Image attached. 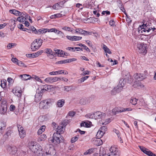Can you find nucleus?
I'll return each mask as SVG.
<instances>
[{"label": "nucleus", "instance_id": "nucleus-1", "mask_svg": "<svg viewBox=\"0 0 156 156\" xmlns=\"http://www.w3.org/2000/svg\"><path fill=\"white\" fill-rule=\"evenodd\" d=\"M123 76L124 79H120L119 82V84L116 87H114L111 91V94L112 95H115L117 93H118L121 91L123 87L124 86V83L123 81L124 80L126 81L127 80H129L131 78V76H129V73L128 72H123Z\"/></svg>", "mask_w": 156, "mask_h": 156}, {"label": "nucleus", "instance_id": "nucleus-2", "mask_svg": "<svg viewBox=\"0 0 156 156\" xmlns=\"http://www.w3.org/2000/svg\"><path fill=\"white\" fill-rule=\"evenodd\" d=\"M29 148L37 156H42L43 154L41 146L36 142H31L29 145Z\"/></svg>", "mask_w": 156, "mask_h": 156}, {"label": "nucleus", "instance_id": "nucleus-3", "mask_svg": "<svg viewBox=\"0 0 156 156\" xmlns=\"http://www.w3.org/2000/svg\"><path fill=\"white\" fill-rule=\"evenodd\" d=\"M53 102V100L51 99L44 100L40 103L39 107L41 109H48L52 105Z\"/></svg>", "mask_w": 156, "mask_h": 156}, {"label": "nucleus", "instance_id": "nucleus-4", "mask_svg": "<svg viewBox=\"0 0 156 156\" xmlns=\"http://www.w3.org/2000/svg\"><path fill=\"white\" fill-rule=\"evenodd\" d=\"M151 23L150 22H147L145 24H143L142 25L140 26L138 28V32L140 33L143 32H149L150 31L151 28Z\"/></svg>", "mask_w": 156, "mask_h": 156}, {"label": "nucleus", "instance_id": "nucleus-5", "mask_svg": "<svg viewBox=\"0 0 156 156\" xmlns=\"http://www.w3.org/2000/svg\"><path fill=\"white\" fill-rule=\"evenodd\" d=\"M42 40L41 39H35L31 44V48L34 51L39 49L42 45Z\"/></svg>", "mask_w": 156, "mask_h": 156}, {"label": "nucleus", "instance_id": "nucleus-6", "mask_svg": "<svg viewBox=\"0 0 156 156\" xmlns=\"http://www.w3.org/2000/svg\"><path fill=\"white\" fill-rule=\"evenodd\" d=\"M109 152L105 154L103 156H119V152L118 149L114 147H112L109 149Z\"/></svg>", "mask_w": 156, "mask_h": 156}, {"label": "nucleus", "instance_id": "nucleus-7", "mask_svg": "<svg viewBox=\"0 0 156 156\" xmlns=\"http://www.w3.org/2000/svg\"><path fill=\"white\" fill-rule=\"evenodd\" d=\"M136 50L140 53L146 54L147 52L146 44L143 43H139L137 45Z\"/></svg>", "mask_w": 156, "mask_h": 156}, {"label": "nucleus", "instance_id": "nucleus-8", "mask_svg": "<svg viewBox=\"0 0 156 156\" xmlns=\"http://www.w3.org/2000/svg\"><path fill=\"white\" fill-rule=\"evenodd\" d=\"M132 110V109L130 108H122L120 109L118 108H115L112 109V112L113 114L114 115H116L117 114H119L126 111H131Z\"/></svg>", "mask_w": 156, "mask_h": 156}, {"label": "nucleus", "instance_id": "nucleus-9", "mask_svg": "<svg viewBox=\"0 0 156 156\" xmlns=\"http://www.w3.org/2000/svg\"><path fill=\"white\" fill-rule=\"evenodd\" d=\"M17 127L19 132V135L20 138H23L26 135V133L25 130L23 129V128L20 125L17 124Z\"/></svg>", "mask_w": 156, "mask_h": 156}, {"label": "nucleus", "instance_id": "nucleus-10", "mask_svg": "<svg viewBox=\"0 0 156 156\" xmlns=\"http://www.w3.org/2000/svg\"><path fill=\"white\" fill-rule=\"evenodd\" d=\"M7 149L9 152L11 154H15L17 151V148L16 146H8Z\"/></svg>", "mask_w": 156, "mask_h": 156}, {"label": "nucleus", "instance_id": "nucleus-11", "mask_svg": "<svg viewBox=\"0 0 156 156\" xmlns=\"http://www.w3.org/2000/svg\"><path fill=\"white\" fill-rule=\"evenodd\" d=\"M43 50L39 51L35 53H33L32 54H27L26 55V56L28 58H34L40 55L43 52Z\"/></svg>", "mask_w": 156, "mask_h": 156}, {"label": "nucleus", "instance_id": "nucleus-12", "mask_svg": "<svg viewBox=\"0 0 156 156\" xmlns=\"http://www.w3.org/2000/svg\"><path fill=\"white\" fill-rule=\"evenodd\" d=\"M60 136L59 134H57V133H54L52 140V142L56 144H59L60 141L59 138Z\"/></svg>", "mask_w": 156, "mask_h": 156}, {"label": "nucleus", "instance_id": "nucleus-13", "mask_svg": "<svg viewBox=\"0 0 156 156\" xmlns=\"http://www.w3.org/2000/svg\"><path fill=\"white\" fill-rule=\"evenodd\" d=\"M104 133L103 131H101L100 129H99L98 131V132L97 133L96 136L98 137V138L99 139L98 140H97V141H99V144L100 145H101L102 144L103 142L100 139V138L102 137L105 134Z\"/></svg>", "mask_w": 156, "mask_h": 156}, {"label": "nucleus", "instance_id": "nucleus-14", "mask_svg": "<svg viewBox=\"0 0 156 156\" xmlns=\"http://www.w3.org/2000/svg\"><path fill=\"white\" fill-rule=\"evenodd\" d=\"M9 12L16 16H22V14L24 15L23 12H21L15 9L10 10Z\"/></svg>", "mask_w": 156, "mask_h": 156}, {"label": "nucleus", "instance_id": "nucleus-15", "mask_svg": "<svg viewBox=\"0 0 156 156\" xmlns=\"http://www.w3.org/2000/svg\"><path fill=\"white\" fill-rule=\"evenodd\" d=\"M84 4L87 8L90 9L92 8L94 4L92 0H87Z\"/></svg>", "mask_w": 156, "mask_h": 156}, {"label": "nucleus", "instance_id": "nucleus-16", "mask_svg": "<svg viewBox=\"0 0 156 156\" xmlns=\"http://www.w3.org/2000/svg\"><path fill=\"white\" fill-rule=\"evenodd\" d=\"M145 78L146 75L144 74H137L135 76V79L139 81Z\"/></svg>", "mask_w": 156, "mask_h": 156}, {"label": "nucleus", "instance_id": "nucleus-17", "mask_svg": "<svg viewBox=\"0 0 156 156\" xmlns=\"http://www.w3.org/2000/svg\"><path fill=\"white\" fill-rule=\"evenodd\" d=\"M104 115V113H102L100 112H97L93 114V116H94V117L95 119L102 118Z\"/></svg>", "mask_w": 156, "mask_h": 156}, {"label": "nucleus", "instance_id": "nucleus-18", "mask_svg": "<svg viewBox=\"0 0 156 156\" xmlns=\"http://www.w3.org/2000/svg\"><path fill=\"white\" fill-rule=\"evenodd\" d=\"M92 124V123L90 122H85L82 121L80 124V126L81 127H90Z\"/></svg>", "mask_w": 156, "mask_h": 156}, {"label": "nucleus", "instance_id": "nucleus-19", "mask_svg": "<svg viewBox=\"0 0 156 156\" xmlns=\"http://www.w3.org/2000/svg\"><path fill=\"white\" fill-rule=\"evenodd\" d=\"M64 73V70H60L56 71H52L49 74L51 75H56Z\"/></svg>", "mask_w": 156, "mask_h": 156}, {"label": "nucleus", "instance_id": "nucleus-20", "mask_svg": "<svg viewBox=\"0 0 156 156\" xmlns=\"http://www.w3.org/2000/svg\"><path fill=\"white\" fill-rule=\"evenodd\" d=\"M7 106L6 105H2L0 109V114L2 115H5L6 113Z\"/></svg>", "mask_w": 156, "mask_h": 156}, {"label": "nucleus", "instance_id": "nucleus-21", "mask_svg": "<svg viewBox=\"0 0 156 156\" xmlns=\"http://www.w3.org/2000/svg\"><path fill=\"white\" fill-rule=\"evenodd\" d=\"M79 34H83L84 35H90L91 34L90 32L83 30L82 29L78 28Z\"/></svg>", "mask_w": 156, "mask_h": 156}, {"label": "nucleus", "instance_id": "nucleus-22", "mask_svg": "<svg viewBox=\"0 0 156 156\" xmlns=\"http://www.w3.org/2000/svg\"><path fill=\"white\" fill-rule=\"evenodd\" d=\"M65 101L64 99H62L58 100L57 102V105L58 107L61 108L64 105Z\"/></svg>", "mask_w": 156, "mask_h": 156}, {"label": "nucleus", "instance_id": "nucleus-23", "mask_svg": "<svg viewBox=\"0 0 156 156\" xmlns=\"http://www.w3.org/2000/svg\"><path fill=\"white\" fill-rule=\"evenodd\" d=\"M35 101L36 102L39 101L42 98V95L37 93L36 94L35 96Z\"/></svg>", "mask_w": 156, "mask_h": 156}, {"label": "nucleus", "instance_id": "nucleus-24", "mask_svg": "<svg viewBox=\"0 0 156 156\" xmlns=\"http://www.w3.org/2000/svg\"><path fill=\"white\" fill-rule=\"evenodd\" d=\"M20 77L21 78L22 80H29L30 78H31L30 76L27 74L20 75Z\"/></svg>", "mask_w": 156, "mask_h": 156}, {"label": "nucleus", "instance_id": "nucleus-25", "mask_svg": "<svg viewBox=\"0 0 156 156\" xmlns=\"http://www.w3.org/2000/svg\"><path fill=\"white\" fill-rule=\"evenodd\" d=\"M55 53L58 54L60 56L64 57V55L67 56V55H66V53L62 51H60V50L58 49L55 50Z\"/></svg>", "mask_w": 156, "mask_h": 156}, {"label": "nucleus", "instance_id": "nucleus-26", "mask_svg": "<svg viewBox=\"0 0 156 156\" xmlns=\"http://www.w3.org/2000/svg\"><path fill=\"white\" fill-rule=\"evenodd\" d=\"M64 127L62 126H58L57 128V132L56 133L59 134L60 135V134L63 133V130Z\"/></svg>", "mask_w": 156, "mask_h": 156}, {"label": "nucleus", "instance_id": "nucleus-27", "mask_svg": "<svg viewBox=\"0 0 156 156\" xmlns=\"http://www.w3.org/2000/svg\"><path fill=\"white\" fill-rule=\"evenodd\" d=\"M46 53L47 54H50L51 55H55V52L53 51L50 48H46L44 50Z\"/></svg>", "mask_w": 156, "mask_h": 156}, {"label": "nucleus", "instance_id": "nucleus-28", "mask_svg": "<svg viewBox=\"0 0 156 156\" xmlns=\"http://www.w3.org/2000/svg\"><path fill=\"white\" fill-rule=\"evenodd\" d=\"M23 14H22V16H20L17 18V20L20 23H24V22L26 20V18L23 16Z\"/></svg>", "mask_w": 156, "mask_h": 156}, {"label": "nucleus", "instance_id": "nucleus-29", "mask_svg": "<svg viewBox=\"0 0 156 156\" xmlns=\"http://www.w3.org/2000/svg\"><path fill=\"white\" fill-rule=\"evenodd\" d=\"M47 138V136L45 134L41 135L39 138H38L37 141L40 142L42 141L45 140Z\"/></svg>", "mask_w": 156, "mask_h": 156}, {"label": "nucleus", "instance_id": "nucleus-30", "mask_svg": "<svg viewBox=\"0 0 156 156\" xmlns=\"http://www.w3.org/2000/svg\"><path fill=\"white\" fill-rule=\"evenodd\" d=\"M47 29H41L38 30H37V32H37V34H43L46 33L47 31Z\"/></svg>", "mask_w": 156, "mask_h": 156}, {"label": "nucleus", "instance_id": "nucleus-31", "mask_svg": "<svg viewBox=\"0 0 156 156\" xmlns=\"http://www.w3.org/2000/svg\"><path fill=\"white\" fill-rule=\"evenodd\" d=\"M89 77V76H86L82 77L78 80L77 82L78 83H80L83 82L85 80H87Z\"/></svg>", "mask_w": 156, "mask_h": 156}, {"label": "nucleus", "instance_id": "nucleus-32", "mask_svg": "<svg viewBox=\"0 0 156 156\" xmlns=\"http://www.w3.org/2000/svg\"><path fill=\"white\" fill-rule=\"evenodd\" d=\"M103 49L105 51L106 53H108L109 54H111L112 53V52L110 51V50L107 47L106 45L104 44L103 45Z\"/></svg>", "mask_w": 156, "mask_h": 156}, {"label": "nucleus", "instance_id": "nucleus-33", "mask_svg": "<svg viewBox=\"0 0 156 156\" xmlns=\"http://www.w3.org/2000/svg\"><path fill=\"white\" fill-rule=\"evenodd\" d=\"M21 92L22 91L21 90H19L17 89L15 90V92H14L13 93L16 96L18 97H20L21 95Z\"/></svg>", "mask_w": 156, "mask_h": 156}, {"label": "nucleus", "instance_id": "nucleus-34", "mask_svg": "<svg viewBox=\"0 0 156 156\" xmlns=\"http://www.w3.org/2000/svg\"><path fill=\"white\" fill-rule=\"evenodd\" d=\"M79 135H78L77 136H75V137H72L71 140V142L72 143H74L75 142H76L79 138Z\"/></svg>", "mask_w": 156, "mask_h": 156}, {"label": "nucleus", "instance_id": "nucleus-35", "mask_svg": "<svg viewBox=\"0 0 156 156\" xmlns=\"http://www.w3.org/2000/svg\"><path fill=\"white\" fill-rule=\"evenodd\" d=\"M138 101V99H137L136 98H132L130 100V103L132 104L133 105H135L137 104V101Z\"/></svg>", "mask_w": 156, "mask_h": 156}, {"label": "nucleus", "instance_id": "nucleus-36", "mask_svg": "<svg viewBox=\"0 0 156 156\" xmlns=\"http://www.w3.org/2000/svg\"><path fill=\"white\" fill-rule=\"evenodd\" d=\"M52 81V83L60 81V78L58 77H52L51 78Z\"/></svg>", "mask_w": 156, "mask_h": 156}, {"label": "nucleus", "instance_id": "nucleus-37", "mask_svg": "<svg viewBox=\"0 0 156 156\" xmlns=\"http://www.w3.org/2000/svg\"><path fill=\"white\" fill-rule=\"evenodd\" d=\"M51 78L52 77H47L44 79V81L47 83H52Z\"/></svg>", "mask_w": 156, "mask_h": 156}, {"label": "nucleus", "instance_id": "nucleus-38", "mask_svg": "<svg viewBox=\"0 0 156 156\" xmlns=\"http://www.w3.org/2000/svg\"><path fill=\"white\" fill-rule=\"evenodd\" d=\"M93 149H89L87 151L85 152L84 153V154L85 155H87L90 154L92 153L93 152Z\"/></svg>", "mask_w": 156, "mask_h": 156}, {"label": "nucleus", "instance_id": "nucleus-39", "mask_svg": "<svg viewBox=\"0 0 156 156\" xmlns=\"http://www.w3.org/2000/svg\"><path fill=\"white\" fill-rule=\"evenodd\" d=\"M1 86L3 88H5L6 86V80L5 81L2 80L1 81Z\"/></svg>", "mask_w": 156, "mask_h": 156}, {"label": "nucleus", "instance_id": "nucleus-40", "mask_svg": "<svg viewBox=\"0 0 156 156\" xmlns=\"http://www.w3.org/2000/svg\"><path fill=\"white\" fill-rule=\"evenodd\" d=\"M43 89H44V90H45V91H48L49 90V89L50 88V86L49 85H44L42 87Z\"/></svg>", "mask_w": 156, "mask_h": 156}, {"label": "nucleus", "instance_id": "nucleus-41", "mask_svg": "<svg viewBox=\"0 0 156 156\" xmlns=\"http://www.w3.org/2000/svg\"><path fill=\"white\" fill-rule=\"evenodd\" d=\"M107 126H102L99 129L105 133V132L107 131Z\"/></svg>", "mask_w": 156, "mask_h": 156}, {"label": "nucleus", "instance_id": "nucleus-42", "mask_svg": "<svg viewBox=\"0 0 156 156\" xmlns=\"http://www.w3.org/2000/svg\"><path fill=\"white\" fill-rule=\"evenodd\" d=\"M64 90L67 92L71 91L72 89L70 86H65L64 87Z\"/></svg>", "mask_w": 156, "mask_h": 156}, {"label": "nucleus", "instance_id": "nucleus-43", "mask_svg": "<svg viewBox=\"0 0 156 156\" xmlns=\"http://www.w3.org/2000/svg\"><path fill=\"white\" fill-rule=\"evenodd\" d=\"M66 38L68 40L71 41H74V36H69L67 35L66 36Z\"/></svg>", "mask_w": 156, "mask_h": 156}, {"label": "nucleus", "instance_id": "nucleus-44", "mask_svg": "<svg viewBox=\"0 0 156 156\" xmlns=\"http://www.w3.org/2000/svg\"><path fill=\"white\" fill-rule=\"evenodd\" d=\"M126 20L127 23L129 24H130L132 22V20L130 18L129 16L126 15Z\"/></svg>", "mask_w": 156, "mask_h": 156}, {"label": "nucleus", "instance_id": "nucleus-45", "mask_svg": "<svg viewBox=\"0 0 156 156\" xmlns=\"http://www.w3.org/2000/svg\"><path fill=\"white\" fill-rule=\"evenodd\" d=\"M17 64L18 65L21 66H25V65L24 63L22 62L21 61H19L17 62Z\"/></svg>", "mask_w": 156, "mask_h": 156}, {"label": "nucleus", "instance_id": "nucleus-46", "mask_svg": "<svg viewBox=\"0 0 156 156\" xmlns=\"http://www.w3.org/2000/svg\"><path fill=\"white\" fill-rule=\"evenodd\" d=\"M111 122V119H106L105 122L102 123L103 125H106Z\"/></svg>", "mask_w": 156, "mask_h": 156}, {"label": "nucleus", "instance_id": "nucleus-47", "mask_svg": "<svg viewBox=\"0 0 156 156\" xmlns=\"http://www.w3.org/2000/svg\"><path fill=\"white\" fill-rule=\"evenodd\" d=\"M59 7V5L58 3H56L53 5L52 8L54 9L57 10L58 9Z\"/></svg>", "mask_w": 156, "mask_h": 156}, {"label": "nucleus", "instance_id": "nucleus-48", "mask_svg": "<svg viewBox=\"0 0 156 156\" xmlns=\"http://www.w3.org/2000/svg\"><path fill=\"white\" fill-rule=\"evenodd\" d=\"M74 41H79L82 39V37L74 36Z\"/></svg>", "mask_w": 156, "mask_h": 156}, {"label": "nucleus", "instance_id": "nucleus-49", "mask_svg": "<svg viewBox=\"0 0 156 156\" xmlns=\"http://www.w3.org/2000/svg\"><path fill=\"white\" fill-rule=\"evenodd\" d=\"M71 29L70 27H68L65 26L63 27L62 29L64 30L69 31Z\"/></svg>", "mask_w": 156, "mask_h": 156}, {"label": "nucleus", "instance_id": "nucleus-50", "mask_svg": "<svg viewBox=\"0 0 156 156\" xmlns=\"http://www.w3.org/2000/svg\"><path fill=\"white\" fill-rule=\"evenodd\" d=\"M113 131L116 134L118 137L119 138L120 136L119 131L116 129H113Z\"/></svg>", "mask_w": 156, "mask_h": 156}, {"label": "nucleus", "instance_id": "nucleus-51", "mask_svg": "<svg viewBox=\"0 0 156 156\" xmlns=\"http://www.w3.org/2000/svg\"><path fill=\"white\" fill-rule=\"evenodd\" d=\"M31 31L32 30L34 32V33L36 34H37V32H37V30L36 28L33 26H32L31 27V30H30Z\"/></svg>", "mask_w": 156, "mask_h": 156}, {"label": "nucleus", "instance_id": "nucleus-52", "mask_svg": "<svg viewBox=\"0 0 156 156\" xmlns=\"http://www.w3.org/2000/svg\"><path fill=\"white\" fill-rule=\"evenodd\" d=\"M93 114H88L85 115V117L88 118H93Z\"/></svg>", "mask_w": 156, "mask_h": 156}, {"label": "nucleus", "instance_id": "nucleus-53", "mask_svg": "<svg viewBox=\"0 0 156 156\" xmlns=\"http://www.w3.org/2000/svg\"><path fill=\"white\" fill-rule=\"evenodd\" d=\"M117 2L119 7H120L123 5L122 2L120 0L118 1Z\"/></svg>", "mask_w": 156, "mask_h": 156}, {"label": "nucleus", "instance_id": "nucleus-54", "mask_svg": "<svg viewBox=\"0 0 156 156\" xmlns=\"http://www.w3.org/2000/svg\"><path fill=\"white\" fill-rule=\"evenodd\" d=\"M115 22L113 20H111L109 22V24L112 26H114L115 25Z\"/></svg>", "mask_w": 156, "mask_h": 156}, {"label": "nucleus", "instance_id": "nucleus-55", "mask_svg": "<svg viewBox=\"0 0 156 156\" xmlns=\"http://www.w3.org/2000/svg\"><path fill=\"white\" fill-rule=\"evenodd\" d=\"M110 14V12L108 11H103L102 12V14L103 15H104L105 14L109 15Z\"/></svg>", "mask_w": 156, "mask_h": 156}, {"label": "nucleus", "instance_id": "nucleus-56", "mask_svg": "<svg viewBox=\"0 0 156 156\" xmlns=\"http://www.w3.org/2000/svg\"><path fill=\"white\" fill-rule=\"evenodd\" d=\"M9 109L11 111H13L15 109V107L14 105H12L10 107Z\"/></svg>", "mask_w": 156, "mask_h": 156}, {"label": "nucleus", "instance_id": "nucleus-57", "mask_svg": "<svg viewBox=\"0 0 156 156\" xmlns=\"http://www.w3.org/2000/svg\"><path fill=\"white\" fill-rule=\"evenodd\" d=\"M139 147L140 150L144 153L147 149L146 148L143 147V146H139Z\"/></svg>", "mask_w": 156, "mask_h": 156}, {"label": "nucleus", "instance_id": "nucleus-58", "mask_svg": "<svg viewBox=\"0 0 156 156\" xmlns=\"http://www.w3.org/2000/svg\"><path fill=\"white\" fill-rule=\"evenodd\" d=\"M90 72L88 70H86L83 72V73L82 74L83 76H84L86 75H88L90 73Z\"/></svg>", "mask_w": 156, "mask_h": 156}, {"label": "nucleus", "instance_id": "nucleus-59", "mask_svg": "<svg viewBox=\"0 0 156 156\" xmlns=\"http://www.w3.org/2000/svg\"><path fill=\"white\" fill-rule=\"evenodd\" d=\"M75 114V112L73 111H70L69 113V116H73Z\"/></svg>", "mask_w": 156, "mask_h": 156}, {"label": "nucleus", "instance_id": "nucleus-60", "mask_svg": "<svg viewBox=\"0 0 156 156\" xmlns=\"http://www.w3.org/2000/svg\"><path fill=\"white\" fill-rule=\"evenodd\" d=\"M11 61L14 63H16L17 64V62L18 61V60L16 58H12L11 59Z\"/></svg>", "mask_w": 156, "mask_h": 156}, {"label": "nucleus", "instance_id": "nucleus-61", "mask_svg": "<svg viewBox=\"0 0 156 156\" xmlns=\"http://www.w3.org/2000/svg\"><path fill=\"white\" fill-rule=\"evenodd\" d=\"M14 43H10L7 46V47L8 48H11L14 45Z\"/></svg>", "mask_w": 156, "mask_h": 156}, {"label": "nucleus", "instance_id": "nucleus-62", "mask_svg": "<svg viewBox=\"0 0 156 156\" xmlns=\"http://www.w3.org/2000/svg\"><path fill=\"white\" fill-rule=\"evenodd\" d=\"M44 90V89H43V87H42L41 88V89L39 91V92L38 93L40 94H43L45 92V91Z\"/></svg>", "mask_w": 156, "mask_h": 156}, {"label": "nucleus", "instance_id": "nucleus-63", "mask_svg": "<svg viewBox=\"0 0 156 156\" xmlns=\"http://www.w3.org/2000/svg\"><path fill=\"white\" fill-rule=\"evenodd\" d=\"M86 41L89 46L91 47L92 46V44L90 41L87 40Z\"/></svg>", "mask_w": 156, "mask_h": 156}, {"label": "nucleus", "instance_id": "nucleus-64", "mask_svg": "<svg viewBox=\"0 0 156 156\" xmlns=\"http://www.w3.org/2000/svg\"><path fill=\"white\" fill-rule=\"evenodd\" d=\"M77 131L78 132L81 134H84L85 132V131H82L79 129H78L77 130Z\"/></svg>", "mask_w": 156, "mask_h": 156}]
</instances>
